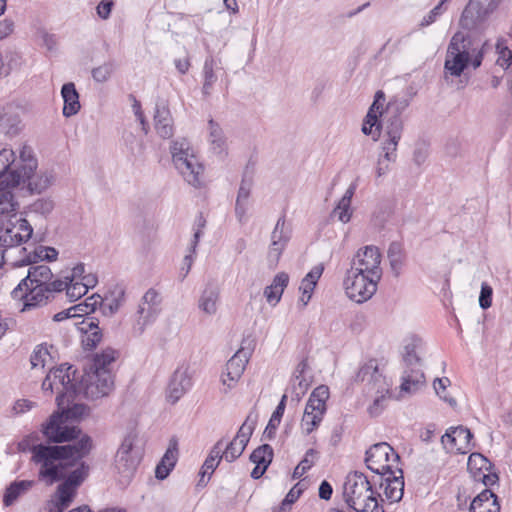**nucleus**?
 I'll use <instances>...</instances> for the list:
<instances>
[{"label":"nucleus","instance_id":"obj_18","mask_svg":"<svg viewBox=\"0 0 512 512\" xmlns=\"http://www.w3.org/2000/svg\"><path fill=\"white\" fill-rule=\"evenodd\" d=\"M385 100V93L382 90H378L362 124V133L371 135L374 141H377L381 134H384L385 124L382 116L384 114Z\"/></svg>","mask_w":512,"mask_h":512},{"label":"nucleus","instance_id":"obj_23","mask_svg":"<svg viewBox=\"0 0 512 512\" xmlns=\"http://www.w3.org/2000/svg\"><path fill=\"white\" fill-rule=\"evenodd\" d=\"M490 14L480 0H470L464 8L460 26L466 30H472L483 23Z\"/></svg>","mask_w":512,"mask_h":512},{"label":"nucleus","instance_id":"obj_34","mask_svg":"<svg viewBox=\"0 0 512 512\" xmlns=\"http://www.w3.org/2000/svg\"><path fill=\"white\" fill-rule=\"evenodd\" d=\"M289 283V275L285 272H279L275 275L271 285L264 289V296L270 304H277Z\"/></svg>","mask_w":512,"mask_h":512},{"label":"nucleus","instance_id":"obj_29","mask_svg":"<svg viewBox=\"0 0 512 512\" xmlns=\"http://www.w3.org/2000/svg\"><path fill=\"white\" fill-rule=\"evenodd\" d=\"M224 447V439L218 440L213 447L211 448L209 455L205 459L200 475L201 479L199 480V485L205 486L207 481H204V477L208 475V479L214 472V470L218 467L221 460L224 459V456H222V448Z\"/></svg>","mask_w":512,"mask_h":512},{"label":"nucleus","instance_id":"obj_39","mask_svg":"<svg viewBox=\"0 0 512 512\" xmlns=\"http://www.w3.org/2000/svg\"><path fill=\"white\" fill-rule=\"evenodd\" d=\"M209 125V143L213 153L221 155L226 150V138L222 128L213 119L208 122Z\"/></svg>","mask_w":512,"mask_h":512},{"label":"nucleus","instance_id":"obj_6","mask_svg":"<svg viewBox=\"0 0 512 512\" xmlns=\"http://www.w3.org/2000/svg\"><path fill=\"white\" fill-rule=\"evenodd\" d=\"M37 159H28L26 165H20L10 174V185L21 186L30 195L41 194L53 183V175L48 172H37Z\"/></svg>","mask_w":512,"mask_h":512},{"label":"nucleus","instance_id":"obj_3","mask_svg":"<svg viewBox=\"0 0 512 512\" xmlns=\"http://www.w3.org/2000/svg\"><path fill=\"white\" fill-rule=\"evenodd\" d=\"M409 102L405 98H394L384 104V134L381 149L385 150V158L393 160L399 141L402 138L404 123L402 113L408 107Z\"/></svg>","mask_w":512,"mask_h":512},{"label":"nucleus","instance_id":"obj_28","mask_svg":"<svg viewBox=\"0 0 512 512\" xmlns=\"http://www.w3.org/2000/svg\"><path fill=\"white\" fill-rule=\"evenodd\" d=\"M154 126L157 134L168 139L173 136V120L170 110L165 104H157L154 113Z\"/></svg>","mask_w":512,"mask_h":512},{"label":"nucleus","instance_id":"obj_58","mask_svg":"<svg viewBox=\"0 0 512 512\" xmlns=\"http://www.w3.org/2000/svg\"><path fill=\"white\" fill-rule=\"evenodd\" d=\"M67 282V286L64 288L66 290L67 296L70 298L71 301H76L82 296H84L88 290L79 283V281H75L72 283Z\"/></svg>","mask_w":512,"mask_h":512},{"label":"nucleus","instance_id":"obj_63","mask_svg":"<svg viewBox=\"0 0 512 512\" xmlns=\"http://www.w3.org/2000/svg\"><path fill=\"white\" fill-rule=\"evenodd\" d=\"M429 155V148L426 142H419L416 144L413 151V161L416 165H422Z\"/></svg>","mask_w":512,"mask_h":512},{"label":"nucleus","instance_id":"obj_7","mask_svg":"<svg viewBox=\"0 0 512 512\" xmlns=\"http://www.w3.org/2000/svg\"><path fill=\"white\" fill-rule=\"evenodd\" d=\"M329 396V387L326 385L317 386L310 394L301 420V428L306 435L316 430L322 422Z\"/></svg>","mask_w":512,"mask_h":512},{"label":"nucleus","instance_id":"obj_10","mask_svg":"<svg viewBox=\"0 0 512 512\" xmlns=\"http://www.w3.org/2000/svg\"><path fill=\"white\" fill-rule=\"evenodd\" d=\"M376 485L377 482L374 478L369 481L362 472H350L343 485V498L348 508L350 509L354 505L361 506L363 499L367 500V496L375 492L373 487Z\"/></svg>","mask_w":512,"mask_h":512},{"label":"nucleus","instance_id":"obj_31","mask_svg":"<svg viewBox=\"0 0 512 512\" xmlns=\"http://www.w3.org/2000/svg\"><path fill=\"white\" fill-rule=\"evenodd\" d=\"M61 96L64 101L62 113L65 117H71L77 114L81 108L79 102V93L73 82L65 83L61 88Z\"/></svg>","mask_w":512,"mask_h":512},{"label":"nucleus","instance_id":"obj_60","mask_svg":"<svg viewBox=\"0 0 512 512\" xmlns=\"http://www.w3.org/2000/svg\"><path fill=\"white\" fill-rule=\"evenodd\" d=\"M102 339L101 329L93 330L92 332L84 333L82 337V345L85 349L95 348Z\"/></svg>","mask_w":512,"mask_h":512},{"label":"nucleus","instance_id":"obj_49","mask_svg":"<svg viewBox=\"0 0 512 512\" xmlns=\"http://www.w3.org/2000/svg\"><path fill=\"white\" fill-rule=\"evenodd\" d=\"M54 209V202L50 198H40L29 205V211L46 217Z\"/></svg>","mask_w":512,"mask_h":512},{"label":"nucleus","instance_id":"obj_2","mask_svg":"<svg viewBox=\"0 0 512 512\" xmlns=\"http://www.w3.org/2000/svg\"><path fill=\"white\" fill-rule=\"evenodd\" d=\"M486 43L473 39L470 35L456 32L450 39L444 61V74L447 80L461 77L470 66L476 70L483 62Z\"/></svg>","mask_w":512,"mask_h":512},{"label":"nucleus","instance_id":"obj_14","mask_svg":"<svg viewBox=\"0 0 512 512\" xmlns=\"http://www.w3.org/2000/svg\"><path fill=\"white\" fill-rule=\"evenodd\" d=\"M136 439V434L129 433L116 453L115 467L125 481L132 478L141 460L140 451L134 447Z\"/></svg>","mask_w":512,"mask_h":512},{"label":"nucleus","instance_id":"obj_30","mask_svg":"<svg viewBox=\"0 0 512 512\" xmlns=\"http://www.w3.org/2000/svg\"><path fill=\"white\" fill-rule=\"evenodd\" d=\"M220 289L214 283H208L202 291L198 307L208 315H214L217 312V303L219 301Z\"/></svg>","mask_w":512,"mask_h":512},{"label":"nucleus","instance_id":"obj_55","mask_svg":"<svg viewBox=\"0 0 512 512\" xmlns=\"http://www.w3.org/2000/svg\"><path fill=\"white\" fill-rule=\"evenodd\" d=\"M310 385L311 380L308 379H300L296 380V382L294 380H291V390L293 399L299 402L308 391Z\"/></svg>","mask_w":512,"mask_h":512},{"label":"nucleus","instance_id":"obj_4","mask_svg":"<svg viewBox=\"0 0 512 512\" xmlns=\"http://www.w3.org/2000/svg\"><path fill=\"white\" fill-rule=\"evenodd\" d=\"M31 461L40 465L39 479H48L49 483L60 481L64 478L63 470L68 466L64 453L66 449L61 445L36 444L30 447Z\"/></svg>","mask_w":512,"mask_h":512},{"label":"nucleus","instance_id":"obj_1","mask_svg":"<svg viewBox=\"0 0 512 512\" xmlns=\"http://www.w3.org/2000/svg\"><path fill=\"white\" fill-rule=\"evenodd\" d=\"M52 278L53 273L47 265L30 266L26 277L12 290L11 296L23 301L22 311L45 305L55 292H61L67 286L66 281Z\"/></svg>","mask_w":512,"mask_h":512},{"label":"nucleus","instance_id":"obj_51","mask_svg":"<svg viewBox=\"0 0 512 512\" xmlns=\"http://www.w3.org/2000/svg\"><path fill=\"white\" fill-rule=\"evenodd\" d=\"M451 384V381L447 377L436 378L433 382V387L436 394L445 402H447L450 406H456L457 402L453 397H448L444 394L446 388Z\"/></svg>","mask_w":512,"mask_h":512},{"label":"nucleus","instance_id":"obj_16","mask_svg":"<svg viewBox=\"0 0 512 512\" xmlns=\"http://www.w3.org/2000/svg\"><path fill=\"white\" fill-rule=\"evenodd\" d=\"M257 420V413L250 412L248 414L235 437L227 443L225 449L222 448V456H224L225 461L232 463L242 455L253 434Z\"/></svg>","mask_w":512,"mask_h":512},{"label":"nucleus","instance_id":"obj_40","mask_svg":"<svg viewBox=\"0 0 512 512\" xmlns=\"http://www.w3.org/2000/svg\"><path fill=\"white\" fill-rule=\"evenodd\" d=\"M216 63L212 57L206 58L203 66V87L202 93L205 96H210L215 83L217 82V75L214 72Z\"/></svg>","mask_w":512,"mask_h":512},{"label":"nucleus","instance_id":"obj_17","mask_svg":"<svg viewBox=\"0 0 512 512\" xmlns=\"http://www.w3.org/2000/svg\"><path fill=\"white\" fill-rule=\"evenodd\" d=\"M76 369L73 366L62 364L56 369L49 372L51 379L55 381L56 385L62 387L61 392L56 397V402L59 408H63L65 401L67 403L73 402L77 396V379L75 377Z\"/></svg>","mask_w":512,"mask_h":512},{"label":"nucleus","instance_id":"obj_33","mask_svg":"<svg viewBox=\"0 0 512 512\" xmlns=\"http://www.w3.org/2000/svg\"><path fill=\"white\" fill-rule=\"evenodd\" d=\"M34 484L35 482L33 480H16L10 483L3 495V505L5 507L12 506L21 496L26 494Z\"/></svg>","mask_w":512,"mask_h":512},{"label":"nucleus","instance_id":"obj_38","mask_svg":"<svg viewBox=\"0 0 512 512\" xmlns=\"http://www.w3.org/2000/svg\"><path fill=\"white\" fill-rule=\"evenodd\" d=\"M116 359V351L112 348H106L101 353L95 354L92 363L90 364L89 371L94 374H101L102 372L111 373L109 366Z\"/></svg>","mask_w":512,"mask_h":512},{"label":"nucleus","instance_id":"obj_25","mask_svg":"<svg viewBox=\"0 0 512 512\" xmlns=\"http://www.w3.org/2000/svg\"><path fill=\"white\" fill-rule=\"evenodd\" d=\"M66 449L64 456L68 466H73L75 463L86 457L93 448L92 438L87 435H81L77 438V442L73 444L61 445Z\"/></svg>","mask_w":512,"mask_h":512},{"label":"nucleus","instance_id":"obj_5","mask_svg":"<svg viewBox=\"0 0 512 512\" xmlns=\"http://www.w3.org/2000/svg\"><path fill=\"white\" fill-rule=\"evenodd\" d=\"M170 152L173 164L184 180L195 188L200 187L204 167L194 154L189 141L185 138L172 141Z\"/></svg>","mask_w":512,"mask_h":512},{"label":"nucleus","instance_id":"obj_42","mask_svg":"<svg viewBox=\"0 0 512 512\" xmlns=\"http://www.w3.org/2000/svg\"><path fill=\"white\" fill-rule=\"evenodd\" d=\"M11 185H0V214H8L16 210L17 202L15 201Z\"/></svg>","mask_w":512,"mask_h":512},{"label":"nucleus","instance_id":"obj_15","mask_svg":"<svg viewBox=\"0 0 512 512\" xmlns=\"http://www.w3.org/2000/svg\"><path fill=\"white\" fill-rule=\"evenodd\" d=\"M113 388L114 380L111 373L94 374L86 371L77 383V395L82 393L85 398L96 400L109 395Z\"/></svg>","mask_w":512,"mask_h":512},{"label":"nucleus","instance_id":"obj_27","mask_svg":"<svg viewBox=\"0 0 512 512\" xmlns=\"http://www.w3.org/2000/svg\"><path fill=\"white\" fill-rule=\"evenodd\" d=\"M178 459V442L175 438L170 439L169 446L161 461L155 469V477L159 480L166 479L176 465Z\"/></svg>","mask_w":512,"mask_h":512},{"label":"nucleus","instance_id":"obj_11","mask_svg":"<svg viewBox=\"0 0 512 512\" xmlns=\"http://www.w3.org/2000/svg\"><path fill=\"white\" fill-rule=\"evenodd\" d=\"M67 419L64 417V413L59 411L54 412L42 424L41 432L44 435L47 443H66L76 440L82 433L81 429L76 426L66 425Z\"/></svg>","mask_w":512,"mask_h":512},{"label":"nucleus","instance_id":"obj_44","mask_svg":"<svg viewBox=\"0 0 512 512\" xmlns=\"http://www.w3.org/2000/svg\"><path fill=\"white\" fill-rule=\"evenodd\" d=\"M153 310L154 307L150 306V304H144L143 302L139 303L137 309V322L141 326V330H143L146 325L153 323L161 312V309H156L155 312H153Z\"/></svg>","mask_w":512,"mask_h":512},{"label":"nucleus","instance_id":"obj_59","mask_svg":"<svg viewBox=\"0 0 512 512\" xmlns=\"http://www.w3.org/2000/svg\"><path fill=\"white\" fill-rule=\"evenodd\" d=\"M206 226V219L204 218L202 213H199L195 219L194 224V235L192 240V252L196 253V247L199 243L201 236L203 235V229Z\"/></svg>","mask_w":512,"mask_h":512},{"label":"nucleus","instance_id":"obj_45","mask_svg":"<svg viewBox=\"0 0 512 512\" xmlns=\"http://www.w3.org/2000/svg\"><path fill=\"white\" fill-rule=\"evenodd\" d=\"M115 69H116L115 61L109 60V61L103 63L102 65L92 69L91 75H92V78L94 79V81H96L98 83H104L107 80H109L111 75L114 73Z\"/></svg>","mask_w":512,"mask_h":512},{"label":"nucleus","instance_id":"obj_8","mask_svg":"<svg viewBox=\"0 0 512 512\" xmlns=\"http://www.w3.org/2000/svg\"><path fill=\"white\" fill-rule=\"evenodd\" d=\"M415 344H407L404 347L403 362L405 369L402 376L401 391L414 393L425 384V375L421 369L422 362L416 354Z\"/></svg>","mask_w":512,"mask_h":512},{"label":"nucleus","instance_id":"obj_46","mask_svg":"<svg viewBox=\"0 0 512 512\" xmlns=\"http://www.w3.org/2000/svg\"><path fill=\"white\" fill-rule=\"evenodd\" d=\"M378 497L380 494L375 491L367 496V500L363 499L361 506L354 505L350 509L354 512H384L382 506L378 503Z\"/></svg>","mask_w":512,"mask_h":512},{"label":"nucleus","instance_id":"obj_12","mask_svg":"<svg viewBox=\"0 0 512 512\" xmlns=\"http://www.w3.org/2000/svg\"><path fill=\"white\" fill-rule=\"evenodd\" d=\"M400 456L386 442L373 444L367 451L365 464L369 470L378 476H385L387 473L394 471L392 462H398Z\"/></svg>","mask_w":512,"mask_h":512},{"label":"nucleus","instance_id":"obj_54","mask_svg":"<svg viewBox=\"0 0 512 512\" xmlns=\"http://www.w3.org/2000/svg\"><path fill=\"white\" fill-rule=\"evenodd\" d=\"M88 466L82 462L80 467L73 470L64 481V483H68L69 486L76 489L85 479L87 475Z\"/></svg>","mask_w":512,"mask_h":512},{"label":"nucleus","instance_id":"obj_26","mask_svg":"<svg viewBox=\"0 0 512 512\" xmlns=\"http://www.w3.org/2000/svg\"><path fill=\"white\" fill-rule=\"evenodd\" d=\"M254 184L253 176L247 171L244 172L235 203V215L240 222H243L249 205V198Z\"/></svg>","mask_w":512,"mask_h":512},{"label":"nucleus","instance_id":"obj_35","mask_svg":"<svg viewBox=\"0 0 512 512\" xmlns=\"http://www.w3.org/2000/svg\"><path fill=\"white\" fill-rule=\"evenodd\" d=\"M125 302V289L122 286H115L105 298L101 297V310L103 314L113 315Z\"/></svg>","mask_w":512,"mask_h":512},{"label":"nucleus","instance_id":"obj_57","mask_svg":"<svg viewBox=\"0 0 512 512\" xmlns=\"http://www.w3.org/2000/svg\"><path fill=\"white\" fill-rule=\"evenodd\" d=\"M75 495V488L68 485V483H62L58 486V501L61 502L62 506H69L73 501Z\"/></svg>","mask_w":512,"mask_h":512},{"label":"nucleus","instance_id":"obj_24","mask_svg":"<svg viewBox=\"0 0 512 512\" xmlns=\"http://www.w3.org/2000/svg\"><path fill=\"white\" fill-rule=\"evenodd\" d=\"M192 386L191 377L187 368H178L170 380L167 398L175 404Z\"/></svg>","mask_w":512,"mask_h":512},{"label":"nucleus","instance_id":"obj_41","mask_svg":"<svg viewBox=\"0 0 512 512\" xmlns=\"http://www.w3.org/2000/svg\"><path fill=\"white\" fill-rule=\"evenodd\" d=\"M14 152L10 149H2L0 151V185H10V174L12 169L10 166L14 162Z\"/></svg>","mask_w":512,"mask_h":512},{"label":"nucleus","instance_id":"obj_13","mask_svg":"<svg viewBox=\"0 0 512 512\" xmlns=\"http://www.w3.org/2000/svg\"><path fill=\"white\" fill-rule=\"evenodd\" d=\"M254 348L255 340L251 337L244 338L241 347L228 360L226 372L222 376V383L229 389L233 388L241 378Z\"/></svg>","mask_w":512,"mask_h":512},{"label":"nucleus","instance_id":"obj_56","mask_svg":"<svg viewBox=\"0 0 512 512\" xmlns=\"http://www.w3.org/2000/svg\"><path fill=\"white\" fill-rule=\"evenodd\" d=\"M379 377H381V375L378 373V367L377 365H374L372 362L362 366L357 374V379L360 381L377 380Z\"/></svg>","mask_w":512,"mask_h":512},{"label":"nucleus","instance_id":"obj_9","mask_svg":"<svg viewBox=\"0 0 512 512\" xmlns=\"http://www.w3.org/2000/svg\"><path fill=\"white\" fill-rule=\"evenodd\" d=\"M378 278H372L355 270H347L343 281L346 295L352 301L361 304L368 301L377 291Z\"/></svg>","mask_w":512,"mask_h":512},{"label":"nucleus","instance_id":"obj_21","mask_svg":"<svg viewBox=\"0 0 512 512\" xmlns=\"http://www.w3.org/2000/svg\"><path fill=\"white\" fill-rule=\"evenodd\" d=\"M377 485L384 490L385 497L391 503L399 502L404 494L403 471L396 468V471L387 473L385 476H378Z\"/></svg>","mask_w":512,"mask_h":512},{"label":"nucleus","instance_id":"obj_61","mask_svg":"<svg viewBox=\"0 0 512 512\" xmlns=\"http://www.w3.org/2000/svg\"><path fill=\"white\" fill-rule=\"evenodd\" d=\"M492 296V287L488 283L483 282L481 284V291L479 295V306L484 310L490 308L492 305Z\"/></svg>","mask_w":512,"mask_h":512},{"label":"nucleus","instance_id":"obj_47","mask_svg":"<svg viewBox=\"0 0 512 512\" xmlns=\"http://www.w3.org/2000/svg\"><path fill=\"white\" fill-rule=\"evenodd\" d=\"M98 305L101 306V296L94 294L86 298L84 302L74 305L72 309H74L75 314L83 316L93 313Z\"/></svg>","mask_w":512,"mask_h":512},{"label":"nucleus","instance_id":"obj_52","mask_svg":"<svg viewBox=\"0 0 512 512\" xmlns=\"http://www.w3.org/2000/svg\"><path fill=\"white\" fill-rule=\"evenodd\" d=\"M26 254L25 256L19 261L21 266L24 265H31L34 263H37L38 261L44 260V253L46 252V246H37L32 251L27 252V248L24 247L22 249Z\"/></svg>","mask_w":512,"mask_h":512},{"label":"nucleus","instance_id":"obj_64","mask_svg":"<svg viewBox=\"0 0 512 512\" xmlns=\"http://www.w3.org/2000/svg\"><path fill=\"white\" fill-rule=\"evenodd\" d=\"M388 401V397L385 394H382L376 397L373 403L368 407V413L371 417L379 416L382 411L385 409Z\"/></svg>","mask_w":512,"mask_h":512},{"label":"nucleus","instance_id":"obj_22","mask_svg":"<svg viewBox=\"0 0 512 512\" xmlns=\"http://www.w3.org/2000/svg\"><path fill=\"white\" fill-rule=\"evenodd\" d=\"M472 438L473 434L468 428L463 426L450 427L441 437V442L445 448L451 451L455 450L460 453H465Z\"/></svg>","mask_w":512,"mask_h":512},{"label":"nucleus","instance_id":"obj_20","mask_svg":"<svg viewBox=\"0 0 512 512\" xmlns=\"http://www.w3.org/2000/svg\"><path fill=\"white\" fill-rule=\"evenodd\" d=\"M33 227L25 218H19L15 222H9L1 231L0 238L4 247L12 248L27 242L32 238Z\"/></svg>","mask_w":512,"mask_h":512},{"label":"nucleus","instance_id":"obj_19","mask_svg":"<svg viewBox=\"0 0 512 512\" xmlns=\"http://www.w3.org/2000/svg\"><path fill=\"white\" fill-rule=\"evenodd\" d=\"M381 254L375 246H365L357 251L349 270H355L357 274L369 275L372 278L381 279L382 269Z\"/></svg>","mask_w":512,"mask_h":512},{"label":"nucleus","instance_id":"obj_43","mask_svg":"<svg viewBox=\"0 0 512 512\" xmlns=\"http://www.w3.org/2000/svg\"><path fill=\"white\" fill-rule=\"evenodd\" d=\"M273 456V448L269 444H262L251 453L249 459L255 465L269 467L273 460Z\"/></svg>","mask_w":512,"mask_h":512},{"label":"nucleus","instance_id":"obj_62","mask_svg":"<svg viewBox=\"0 0 512 512\" xmlns=\"http://www.w3.org/2000/svg\"><path fill=\"white\" fill-rule=\"evenodd\" d=\"M497 50L498 58L496 60V65L501 67L503 70H506L512 64V51L508 47H501L500 45H497Z\"/></svg>","mask_w":512,"mask_h":512},{"label":"nucleus","instance_id":"obj_37","mask_svg":"<svg viewBox=\"0 0 512 512\" xmlns=\"http://www.w3.org/2000/svg\"><path fill=\"white\" fill-rule=\"evenodd\" d=\"M390 268L395 277L401 274L405 262V252L403 245L398 241L390 243L387 251Z\"/></svg>","mask_w":512,"mask_h":512},{"label":"nucleus","instance_id":"obj_36","mask_svg":"<svg viewBox=\"0 0 512 512\" xmlns=\"http://www.w3.org/2000/svg\"><path fill=\"white\" fill-rule=\"evenodd\" d=\"M356 191V184L352 183L345 191L342 198L339 200L337 206L332 211V216L337 217L342 223H347L351 219V200Z\"/></svg>","mask_w":512,"mask_h":512},{"label":"nucleus","instance_id":"obj_50","mask_svg":"<svg viewBox=\"0 0 512 512\" xmlns=\"http://www.w3.org/2000/svg\"><path fill=\"white\" fill-rule=\"evenodd\" d=\"M287 246V243H281L278 241H271V244L267 253L268 265L271 268H275L280 260V257Z\"/></svg>","mask_w":512,"mask_h":512},{"label":"nucleus","instance_id":"obj_32","mask_svg":"<svg viewBox=\"0 0 512 512\" xmlns=\"http://www.w3.org/2000/svg\"><path fill=\"white\" fill-rule=\"evenodd\" d=\"M497 496L488 489L478 494L470 504L469 512H499Z\"/></svg>","mask_w":512,"mask_h":512},{"label":"nucleus","instance_id":"obj_48","mask_svg":"<svg viewBox=\"0 0 512 512\" xmlns=\"http://www.w3.org/2000/svg\"><path fill=\"white\" fill-rule=\"evenodd\" d=\"M291 238V231L286 227L285 215H282L271 233V241H278L281 243L289 242Z\"/></svg>","mask_w":512,"mask_h":512},{"label":"nucleus","instance_id":"obj_53","mask_svg":"<svg viewBox=\"0 0 512 512\" xmlns=\"http://www.w3.org/2000/svg\"><path fill=\"white\" fill-rule=\"evenodd\" d=\"M70 403L65 401L63 408H60L62 410L60 413H64L67 420L78 419L88 413L89 408L85 404H74L72 407H68Z\"/></svg>","mask_w":512,"mask_h":512}]
</instances>
